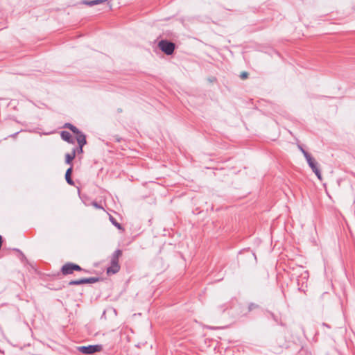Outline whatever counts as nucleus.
Wrapping results in <instances>:
<instances>
[{"label": "nucleus", "instance_id": "obj_1", "mask_svg": "<svg viewBox=\"0 0 355 355\" xmlns=\"http://www.w3.org/2000/svg\"><path fill=\"white\" fill-rule=\"evenodd\" d=\"M122 255V251L119 249L115 250L112 254L110 264L111 266L107 268V274H116L120 270V265L119 263V258Z\"/></svg>", "mask_w": 355, "mask_h": 355}, {"label": "nucleus", "instance_id": "obj_2", "mask_svg": "<svg viewBox=\"0 0 355 355\" xmlns=\"http://www.w3.org/2000/svg\"><path fill=\"white\" fill-rule=\"evenodd\" d=\"M159 49L166 55H171L173 54L176 48V44L168 40H161L157 44Z\"/></svg>", "mask_w": 355, "mask_h": 355}, {"label": "nucleus", "instance_id": "obj_3", "mask_svg": "<svg viewBox=\"0 0 355 355\" xmlns=\"http://www.w3.org/2000/svg\"><path fill=\"white\" fill-rule=\"evenodd\" d=\"M74 271H83L85 272H88V270L72 262L66 263L60 268V272L63 275H71Z\"/></svg>", "mask_w": 355, "mask_h": 355}, {"label": "nucleus", "instance_id": "obj_4", "mask_svg": "<svg viewBox=\"0 0 355 355\" xmlns=\"http://www.w3.org/2000/svg\"><path fill=\"white\" fill-rule=\"evenodd\" d=\"M77 351L86 355H94L97 352H100L103 350V345L101 344L97 345H89L87 346H78L76 347Z\"/></svg>", "mask_w": 355, "mask_h": 355}, {"label": "nucleus", "instance_id": "obj_5", "mask_svg": "<svg viewBox=\"0 0 355 355\" xmlns=\"http://www.w3.org/2000/svg\"><path fill=\"white\" fill-rule=\"evenodd\" d=\"M101 280L100 277H92L87 278H81L79 279L71 280L68 282L69 286H78L85 284H94L98 282Z\"/></svg>", "mask_w": 355, "mask_h": 355}, {"label": "nucleus", "instance_id": "obj_6", "mask_svg": "<svg viewBox=\"0 0 355 355\" xmlns=\"http://www.w3.org/2000/svg\"><path fill=\"white\" fill-rule=\"evenodd\" d=\"M266 316L268 318H271L272 320H273L277 324H279L284 327H286V324L282 320L281 317L275 314L274 313H272L270 311H267L266 313Z\"/></svg>", "mask_w": 355, "mask_h": 355}, {"label": "nucleus", "instance_id": "obj_7", "mask_svg": "<svg viewBox=\"0 0 355 355\" xmlns=\"http://www.w3.org/2000/svg\"><path fill=\"white\" fill-rule=\"evenodd\" d=\"M60 137L62 140H64V141H66L69 144H73L75 143V141L72 137V135L68 131H66V130L62 131L60 132Z\"/></svg>", "mask_w": 355, "mask_h": 355}, {"label": "nucleus", "instance_id": "obj_8", "mask_svg": "<svg viewBox=\"0 0 355 355\" xmlns=\"http://www.w3.org/2000/svg\"><path fill=\"white\" fill-rule=\"evenodd\" d=\"M76 148H73L71 153H67L65 155V163L67 164L70 165V166H72V162L76 157Z\"/></svg>", "mask_w": 355, "mask_h": 355}, {"label": "nucleus", "instance_id": "obj_9", "mask_svg": "<svg viewBox=\"0 0 355 355\" xmlns=\"http://www.w3.org/2000/svg\"><path fill=\"white\" fill-rule=\"evenodd\" d=\"M76 135V141L78 142V146L80 145H86L87 144V139H86V135L80 130V133H75Z\"/></svg>", "mask_w": 355, "mask_h": 355}, {"label": "nucleus", "instance_id": "obj_10", "mask_svg": "<svg viewBox=\"0 0 355 355\" xmlns=\"http://www.w3.org/2000/svg\"><path fill=\"white\" fill-rule=\"evenodd\" d=\"M73 171V166H71L69 168L67 169L65 173V180L67 184H69L71 186L74 185V182L71 178V173Z\"/></svg>", "mask_w": 355, "mask_h": 355}, {"label": "nucleus", "instance_id": "obj_11", "mask_svg": "<svg viewBox=\"0 0 355 355\" xmlns=\"http://www.w3.org/2000/svg\"><path fill=\"white\" fill-rule=\"evenodd\" d=\"M107 1V0H91V1L84 0V1H83L82 3L89 6H94L96 5L103 3Z\"/></svg>", "mask_w": 355, "mask_h": 355}, {"label": "nucleus", "instance_id": "obj_12", "mask_svg": "<svg viewBox=\"0 0 355 355\" xmlns=\"http://www.w3.org/2000/svg\"><path fill=\"white\" fill-rule=\"evenodd\" d=\"M299 269L302 270L300 273V275L297 276V284H299L300 279L302 280H307L309 278V272L308 270H304L302 267H300Z\"/></svg>", "mask_w": 355, "mask_h": 355}, {"label": "nucleus", "instance_id": "obj_13", "mask_svg": "<svg viewBox=\"0 0 355 355\" xmlns=\"http://www.w3.org/2000/svg\"><path fill=\"white\" fill-rule=\"evenodd\" d=\"M63 128L70 130L73 134L80 133V130L77 127H76L75 125H73V124H71L70 123H64V125H63Z\"/></svg>", "mask_w": 355, "mask_h": 355}, {"label": "nucleus", "instance_id": "obj_14", "mask_svg": "<svg viewBox=\"0 0 355 355\" xmlns=\"http://www.w3.org/2000/svg\"><path fill=\"white\" fill-rule=\"evenodd\" d=\"M109 219H110V222L112 223V224L114 227H116L118 230L123 229L122 225L119 223H118L116 219L115 218H114L112 216L110 215Z\"/></svg>", "mask_w": 355, "mask_h": 355}, {"label": "nucleus", "instance_id": "obj_15", "mask_svg": "<svg viewBox=\"0 0 355 355\" xmlns=\"http://www.w3.org/2000/svg\"><path fill=\"white\" fill-rule=\"evenodd\" d=\"M310 168L313 170L318 168V162L315 160V159L313 157L309 160L306 161Z\"/></svg>", "mask_w": 355, "mask_h": 355}, {"label": "nucleus", "instance_id": "obj_16", "mask_svg": "<svg viewBox=\"0 0 355 355\" xmlns=\"http://www.w3.org/2000/svg\"><path fill=\"white\" fill-rule=\"evenodd\" d=\"M313 172L315 174L320 180H322V174L318 167L313 170Z\"/></svg>", "mask_w": 355, "mask_h": 355}, {"label": "nucleus", "instance_id": "obj_17", "mask_svg": "<svg viewBox=\"0 0 355 355\" xmlns=\"http://www.w3.org/2000/svg\"><path fill=\"white\" fill-rule=\"evenodd\" d=\"M14 250L17 251V252H18L19 253V254H20V259H21V261L22 262L24 261H27L26 256L24 254V253L20 250L15 248Z\"/></svg>", "mask_w": 355, "mask_h": 355}, {"label": "nucleus", "instance_id": "obj_18", "mask_svg": "<svg viewBox=\"0 0 355 355\" xmlns=\"http://www.w3.org/2000/svg\"><path fill=\"white\" fill-rule=\"evenodd\" d=\"M259 308V305L257 304H254V303H250L249 305H248V311H251L255 309H257Z\"/></svg>", "mask_w": 355, "mask_h": 355}, {"label": "nucleus", "instance_id": "obj_19", "mask_svg": "<svg viewBox=\"0 0 355 355\" xmlns=\"http://www.w3.org/2000/svg\"><path fill=\"white\" fill-rule=\"evenodd\" d=\"M302 153H303L304 157L306 158V161L313 158L311 155L310 153H309L306 150H303Z\"/></svg>", "mask_w": 355, "mask_h": 355}, {"label": "nucleus", "instance_id": "obj_20", "mask_svg": "<svg viewBox=\"0 0 355 355\" xmlns=\"http://www.w3.org/2000/svg\"><path fill=\"white\" fill-rule=\"evenodd\" d=\"M302 153H303L304 157L306 158V161L313 158L311 155L310 153H309L306 150H303Z\"/></svg>", "mask_w": 355, "mask_h": 355}, {"label": "nucleus", "instance_id": "obj_21", "mask_svg": "<svg viewBox=\"0 0 355 355\" xmlns=\"http://www.w3.org/2000/svg\"><path fill=\"white\" fill-rule=\"evenodd\" d=\"M92 205L96 209H104L103 207L98 203L96 201H93L92 202Z\"/></svg>", "mask_w": 355, "mask_h": 355}, {"label": "nucleus", "instance_id": "obj_22", "mask_svg": "<svg viewBox=\"0 0 355 355\" xmlns=\"http://www.w3.org/2000/svg\"><path fill=\"white\" fill-rule=\"evenodd\" d=\"M249 73L246 71H243L240 74V78L243 80L248 78Z\"/></svg>", "mask_w": 355, "mask_h": 355}, {"label": "nucleus", "instance_id": "obj_23", "mask_svg": "<svg viewBox=\"0 0 355 355\" xmlns=\"http://www.w3.org/2000/svg\"><path fill=\"white\" fill-rule=\"evenodd\" d=\"M85 145H80V146H78V148H75L76 149V153H83V146Z\"/></svg>", "mask_w": 355, "mask_h": 355}, {"label": "nucleus", "instance_id": "obj_24", "mask_svg": "<svg viewBox=\"0 0 355 355\" xmlns=\"http://www.w3.org/2000/svg\"><path fill=\"white\" fill-rule=\"evenodd\" d=\"M113 140L116 142H120L121 140V138L119 137L118 135L113 136Z\"/></svg>", "mask_w": 355, "mask_h": 355}, {"label": "nucleus", "instance_id": "obj_25", "mask_svg": "<svg viewBox=\"0 0 355 355\" xmlns=\"http://www.w3.org/2000/svg\"><path fill=\"white\" fill-rule=\"evenodd\" d=\"M20 132H21V131H18V132H15V133H13V134L10 135L9 137H12V138H15V137H17V135Z\"/></svg>", "mask_w": 355, "mask_h": 355}, {"label": "nucleus", "instance_id": "obj_26", "mask_svg": "<svg viewBox=\"0 0 355 355\" xmlns=\"http://www.w3.org/2000/svg\"><path fill=\"white\" fill-rule=\"evenodd\" d=\"M299 148L302 153H303V150H305L301 146H299Z\"/></svg>", "mask_w": 355, "mask_h": 355}, {"label": "nucleus", "instance_id": "obj_27", "mask_svg": "<svg viewBox=\"0 0 355 355\" xmlns=\"http://www.w3.org/2000/svg\"><path fill=\"white\" fill-rule=\"evenodd\" d=\"M226 309H227V307L223 308V306H221V312H224Z\"/></svg>", "mask_w": 355, "mask_h": 355}, {"label": "nucleus", "instance_id": "obj_28", "mask_svg": "<svg viewBox=\"0 0 355 355\" xmlns=\"http://www.w3.org/2000/svg\"><path fill=\"white\" fill-rule=\"evenodd\" d=\"M323 325L325 326L326 327H328L329 328L330 327L329 326V324H326V323H323Z\"/></svg>", "mask_w": 355, "mask_h": 355}]
</instances>
